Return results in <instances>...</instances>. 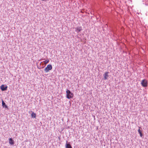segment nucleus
<instances>
[{
	"label": "nucleus",
	"mask_w": 148,
	"mask_h": 148,
	"mask_svg": "<svg viewBox=\"0 0 148 148\" xmlns=\"http://www.w3.org/2000/svg\"><path fill=\"white\" fill-rule=\"evenodd\" d=\"M139 129L138 130V132H141L142 131L140 130V127H139Z\"/></svg>",
	"instance_id": "obj_13"
},
{
	"label": "nucleus",
	"mask_w": 148,
	"mask_h": 148,
	"mask_svg": "<svg viewBox=\"0 0 148 148\" xmlns=\"http://www.w3.org/2000/svg\"><path fill=\"white\" fill-rule=\"evenodd\" d=\"M31 117L32 118H35L36 117V114L34 113L33 112L31 114Z\"/></svg>",
	"instance_id": "obj_8"
},
{
	"label": "nucleus",
	"mask_w": 148,
	"mask_h": 148,
	"mask_svg": "<svg viewBox=\"0 0 148 148\" xmlns=\"http://www.w3.org/2000/svg\"><path fill=\"white\" fill-rule=\"evenodd\" d=\"M74 95L73 93H72L70 90L68 89L66 90V97L68 99H70L72 98Z\"/></svg>",
	"instance_id": "obj_1"
},
{
	"label": "nucleus",
	"mask_w": 148,
	"mask_h": 148,
	"mask_svg": "<svg viewBox=\"0 0 148 148\" xmlns=\"http://www.w3.org/2000/svg\"><path fill=\"white\" fill-rule=\"evenodd\" d=\"M52 66L51 64H48L47 66L45 67L44 69V71L46 73L49 72L50 70L52 69Z\"/></svg>",
	"instance_id": "obj_2"
},
{
	"label": "nucleus",
	"mask_w": 148,
	"mask_h": 148,
	"mask_svg": "<svg viewBox=\"0 0 148 148\" xmlns=\"http://www.w3.org/2000/svg\"><path fill=\"white\" fill-rule=\"evenodd\" d=\"M2 104L3 106L4 105H5L6 107H7V106L5 105V103L3 101H2Z\"/></svg>",
	"instance_id": "obj_11"
},
{
	"label": "nucleus",
	"mask_w": 148,
	"mask_h": 148,
	"mask_svg": "<svg viewBox=\"0 0 148 148\" xmlns=\"http://www.w3.org/2000/svg\"><path fill=\"white\" fill-rule=\"evenodd\" d=\"M49 59H47L45 61H44L43 62L45 64H46L49 62Z\"/></svg>",
	"instance_id": "obj_9"
},
{
	"label": "nucleus",
	"mask_w": 148,
	"mask_h": 148,
	"mask_svg": "<svg viewBox=\"0 0 148 148\" xmlns=\"http://www.w3.org/2000/svg\"><path fill=\"white\" fill-rule=\"evenodd\" d=\"M9 144L11 145H13L14 144V141L12 138L9 139Z\"/></svg>",
	"instance_id": "obj_5"
},
{
	"label": "nucleus",
	"mask_w": 148,
	"mask_h": 148,
	"mask_svg": "<svg viewBox=\"0 0 148 148\" xmlns=\"http://www.w3.org/2000/svg\"><path fill=\"white\" fill-rule=\"evenodd\" d=\"M141 84L142 86L144 87H146L147 86V81L145 79H143L142 81Z\"/></svg>",
	"instance_id": "obj_3"
},
{
	"label": "nucleus",
	"mask_w": 148,
	"mask_h": 148,
	"mask_svg": "<svg viewBox=\"0 0 148 148\" xmlns=\"http://www.w3.org/2000/svg\"><path fill=\"white\" fill-rule=\"evenodd\" d=\"M108 72H106L103 75V76L104 77V79L105 80H106L107 79L108 77Z\"/></svg>",
	"instance_id": "obj_6"
},
{
	"label": "nucleus",
	"mask_w": 148,
	"mask_h": 148,
	"mask_svg": "<svg viewBox=\"0 0 148 148\" xmlns=\"http://www.w3.org/2000/svg\"><path fill=\"white\" fill-rule=\"evenodd\" d=\"M7 86H5V85L3 84L1 86V89L2 91H5L7 90Z\"/></svg>",
	"instance_id": "obj_4"
},
{
	"label": "nucleus",
	"mask_w": 148,
	"mask_h": 148,
	"mask_svg": "<svg viewBox=\"0 0 148 148\" xmlns=\"http://www.w3.org/2000/svg\"><path fill=\"white\" fill-rule=\"evenodd\" d=\"M66 148H72L71 146L69 143H66L65 145Z\"/></svg>",
	"instance_id": "obj_7"
},
{
	"label": "nucleus",
	"mask_w": 148,
	"mask_h": 148,
	"mask_svg": "<svg viewBox=\"0 0 148 148\" xmlns=\"http://www.w3.org/2000/svg\"><path fill=\"white\" fill-rule=\"evenodd\" d=\"M77 30L76 31L77 32V31L78 32H80L81 30V27H77L76 28Z\"/></svg>",
	"instance_id": "obj_10"
},
{
	"label": "nucleus",
	"mask_w": 148,
	"mask_h": 148,
	"mask_svg": "<svg viewBox=\"0 0 148 148\" xmlns=\"http://www.w3.org/2000/svg\"><path fill=\"white\" fill-rule=\"evenodd\" d=\"M139 133L140 134V136L141 137H142V136H143V134H142V131L140 132H139Z\"/></svg>",
	"instance_id": "obj_12"
}]
</instances>
